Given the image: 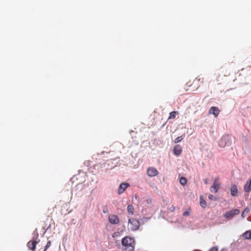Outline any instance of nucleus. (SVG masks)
Returning a JSON list of instances; mask_svg holds the SVG:
<instances>
[{"mask_svg":"<svg viewBox=\"0 0 251 251\" xmlns=\"http://www.w3.org/2000/svg\"><path fill=\"white\" fill-rule=\"evenodd\" d=\"M190 209H188L187 210H186L183 213V216L185 217V216H187L188 215H190Z\"/></svg>","mask_w":251,"mask_h":251,"instance_id":"nucleus-20","label":"nucleus"},{"mask_svg":"<svg viewBox=\"0 0 251 251\" xmlns=\"http://www.w3.org/2000/svg\"><path fill=\"white\" fill-rule=\"evenodd\" d=\"M134 207L132 205H128L127 206V211L129 214L132 215L134 214Z\"/></svg>","mask_w":251,"mask_h":251,"instance_id":"nucleus-15","label":"nucleus"},{"mask_svg":"<svg viewBox=\"0 0 251 251\" xmlns=\"http://www.w3.org/2000/svg\"><path fill=\"white\" fill-rule=\"evenodd\" d=\"M102 212L104 213H106L107 212H108V208L107 206H104L102 207Z\"/></svg>","mask_w":251,"mask_h":251,"instance_id":"nucleus-24","label":"nucleus"},{"mask_svg":"<svg viewBox=\"0 0 251 251\" xmlns=\"http://www.w3.org/2000/svg\"><path fill=\"white\" fill-rule=\"evenodd\" d=\"M192 107L190 106L185 111V115L186 116H188L190 113V110L191 109Z\"/></svg>","mask_w":251,"mask_h":251,"instance_id":"nucleus-21","label":"nucleus"},{"mask_svg":"<svg viewBox=\"0 0 251 251\" xmlns=\"http://www.w3.org/2000/svg\"><path fill=\"white\" fill-rule=\"evenodd\" d=\"M221 251H226L225 250H224V249H222V250H221Z\"/></svg>","mask_w":251,"mask_h":251,"instance_id":"nucleus-29","label":"nucleus"},{"mask_svg":"<svg viewBox=\"0 0 251 251\" xmlns=\"http://www.w3.org/2000/svg\"><path fill=\"white\" fill-rule=\"evenodd\" d=\"M177 113V112H176V111H174L173 112H171L170 113V115H169L168 119L169 120V119H175L176 117V115Z\"/></svg>","mask_w":251,"mask_h":251,"instance_id":"nucleus-16","label":"nucleus"},{"mask_svg":"<svg viewBox=\"0 0 251 251\" xmlns=\"http://www.w3.org/2000/svg\"><path fill=\"white\" fill-rule=\"evenodd\" d=\"M232 143L231 137L229 135H224L219 142V145L222 148H224L226 146H230Z\"/></svg>","mask_w":251,"mask_h":251,"instance_id":"nucleus-2","label":"nucleus"},{"mask_svg":"<svg viewBox=\"0 0 251 251\" xmlns=\"http://www.w3.org/2000/svg\"><path fill=\"white\" fill-rule=\"evenodd\" d=\"M37 243L38 242L36 241H30L27 243V247L32 251H35Z\"/></svg>","mask_w":251,"mask_h":251,"instance_id":"nucleus-10","label":"nucleus"},{"mask_svg":"<svg viewBox=\"0 0 251 251\" xmlns=\"http://www.w3.org/2000/svg\"><path fill=\"white\" fill-rule=\"evenodd\" d=\"M175 206L174 205H172L171 207H170L169 208V210L170 211V212H174L175 210Z\"/></svg>","mask_w":251,"mask_h":251,"instance_id":"nucleus-26","label":"nucleus"},{"mask_svg":"<svg viewBox=\"0 0 251 251\" xmlns=\"http://www.w3.org/2000/svg\"><path fill=\"white\" fill-rule=\"evenodd\" d=\"M129 186V184L128 183H122L120 184L118 193L119 194H121L123 193L128 187Z\"/></svg>","mask_w":251,"mask_h":251,"instance_id":"nucleus-9","label":"nucleus"},{"mask_svg":"<svg viewBox=\"0 0 251 251\" xmlns=\"http://www.w3.org/2000/svg\"><path fill=\"white\" fill-rule=\"evenodd\" d=\"M246 211H247V212H248V210H247V208H246V209L244 210V211L242 212V217L243 218H244V217H245V216H244V213H245V212H246Z\"/></svg>","mask_w":251,"mask_h":251,"instance_id":"nucleus-27","label":"nucleus"},{"mask_svg":"<svg viewBox=\"0 0 251 251\" xmlns=\"http://www.w3.org/2000/svg\"><path fill=\"white\" fill-rule=\"evenodd\" d=\"M50 245H51V242L50 241H49L47 242V243L45 247V249H44V251H46L47 250L50 246Z\"/></svg>","mask_w":251,"mask_h":251,"instance_id":"nucleus-22","label":"nucleus"},{"mask_svg":"<svg viewBox=\"0 0 251 251\" xmlns=\"http://www.w3.org/2000/svg\"><path fill=\"white\" fill-rule=\"evenodd\" d=\"M208 198L210 200H216V198L211 194L208 195Z\"/></svg>","mask_w":251,"mask_h":251,"instance_id":"nucleus-23","label":"nucleus"},{"mask_svg":"<svg viewBox=\"0 0 251 251\" xmlns=\"http://www.w3.org/2000/svg\"><path fill=\"white\" fill-rule=\"evenodd\" d=\"M220 112V109L216 106H212L208 111L209 114H213L215 117H218Z\"/></svg>","mask_w":251,"mask_h":251,"instance_id":"nucleus-8","label":"nucleus"},{"mask_svg":"<svg viewBox=\"0 0 251 251\" xmlns=\"http://www.w3.org/2000/svg\"><path fill=\"white\" fill-rule=\"evenodd\" d=\"M147 173L148 176L153 177L158 175V171L154 167H150L148 169Z\"/></svg>","mask_w":251,"mask_h":251,"instance_id":"nucleus-7","label":"nucleus"},{"mask_svg":"<svg viewBox=\"0 0 251 251\" xmlns=\"http://www.w3.org/2000/svg\"><path fill=\"white\" fill-rule=\"evenodd\" d=\"M243 236L246 239H251V230L246 231L243 234Z\"/></svg>","mask_w":251,"mask_h":251,"instance_id":"nucleus-14","label":"nucleus"},{"mask_svg":"<svg viewBox=\"0 0 251 251\" xmlns=\"http://www.w3.org/2000/svg\"><path fill=\"white\" fill-rule=\"evenodd\" d=\"M128 223L129 224L130 228L131 230H136L140 226V222L135 219H129Z\"/></svg>","mask_w":251,"mask_h":251,"instance_id":"nucleus-4","label":"nucleus"},{"mask_svg":"<svg viewBox=\"0 0 251 251\" xmlns=\"http://www.w3.org/2000/svg\"><path fill=\"white\" fill-rule=\"evenodd\" d=\"M230 193L232 196H236L238 194L237 187L236 185H232L230 188Z\"/></svg>","mask_w":251,"mask_h":251,"instance_id":"nucleus-11","label":"nucleus"},{"mask_svg":"<svg viewBox=\"0 0 251 251\" xmlns=\"http://www.w3.org/2000/svg\"><path fill=\"white\" fill-rule=\"evenodd\" d=\"M200 204L203 208H205L207 205L206 201L201 197L200 198Z\"/></svg>","mask_w":251,"mask_h":251,"instance_id":"nucleus-17","label":"nucleus"},{"mask_svg":"<svg viewBox=\"0 0 251 251\" xmlns=\"http://www.w3.org/2000/svg\"><path fill=\"white\" fill-rule=\"evenodd\" d=\"M174 153L176 155H179L180 154L181 152V151H182V149H181V147L177 145H176L175 146V147L174 148Z\"/></svg>","mask_w":251,"mask_h":251,"instance_id":"nucleus-13","label":"nucleus"},{"mask_svg":"<svg viewBox=\"0 0 251 251\" xmlns=\"http://www.w3.org/2000/svg\"><path fill=\"white\" fill-rule=\"evenodd\" d=\"M187 179L184 177H181L179 179L180 183L182 185H185L187 183Z\"/></svg>","mask_w":251,"mask_h":251,"instance_id":"nucleus-18","label":"nucleus"},{"mask_svg":"<svg viewBox=\"0 0 251 251\" xmlns=\"http://www.w3.org/2000/svg\"><path fill=\"white\" fill-rule=\"evenodd\" d=\"M220 187V183L219 182V178H215L214 179L212 186L210 187V191L212 192L217 193Z\"/></svg>","mask_w":251,"mask_h":251,"instance_id":"nucleus-5","label":"nucleus"},{"mask_svg":"<svg viewBox=\"0 0 251 251\" xmlns=\"http://www.w3.org/2000/svg\"><path fill=\"white\" fill-rule=\"evenodd\" d=\"M208 251H218V249L217 247H213L211 248Z\"/></svg>","mask_w":251,"mask_h":251,"instance_id":"nucleus-25","label":"nucleus"},{"mask_svg":"<svg viewBox=\"0 0 251 251\" xmlns=\"http://www.w3.org/2000/svg\"><path fill=\"white\" fill-rule=\"evenodd\" d=\"M204 181L205 184H208V179H205Z\"/></svg>","mask_w":251,"mask_h":251,"instance_id":"nucleus-28","label":"nucleus"},{"mask_svg":"<svg viewBox=\"0 0 251 251\" xmlns=\"http://www.w3.org/2000/svg\"><path fill=\"white\" fill-rule=\"evenodd\" d=\"M185 135H184L183 136H179L178 137H177L175 140V142L176 143H177L179 142H180L183 139V138L184 137Z\"/></svg>","mask_w":251,"mask_h":251,"instance_id":"nucleus-19","label":"nucleus"},{"mask_svg":"<svg viewBox=\"0 0 251 251\" xmlns=\"http://www.w3.org/2000/svg\"><path fill=\"white\" fill-rule=\"evenodd\" d=\"M251 190V179L248 180L244 186V191L249 193Z\"/></svg>","mask_w":251,"mask_h":251,"instance_id":"nucleus-12","label":"nucleus"},{"mask_svg":"<svg viewBox=\"0 0 251 251\" xmlns=\"http://www.w3.org/2000/svg\"><path fill=\"white\" fill-rule=\"evenodd\" d=\"M108 221L110 224L116 225L119 223V218L116 215L110 214L108 216Z\"/></svg>","mask_w":251,"mask_h":251,"instance_id":"nucleus-6","label":"nucleus"},{"mask_svg":"<svg viewBox=\"0 0 251 251\" xmlns=\"http://www.w3.org/2000/svg\"><path fill=\"white\" fill-rule=\"evenodd\" d=\"M196 112H197V111H195L194 112V113H196Z\"/></svg>","mask_w":251,"mask_h":251,"instance_id":"nucleus-30","label":"nucleus"},{"mask_svg":"<svg viewBox=\"0 0 251 251\" xmlns=\"http://www.w3.org/2000/svg\"><path fill=\"white\" fill-rule=\"evenodd\" d=\"M240 214V210L238 209H233L226 211L224 214V217L227 220H232L233 217Z\"/></svg>","mask_w":251,"mask_h":251,"instance_id":"nucleus-3","label":"nucleus"},{"mask_svg":"<svg viewBox=\"0 0 251 251\" xmlns=\"http://www.w3.org/2000/svg\"><path fill=\"white\" fill-rule=\"evenodd\" d=\"M122 244L127 251H134L135 242L133 238L129 236L125 237L122 240Z\"/></svg>","mask_w":251,"mask_h":251,"instance_id":"nucleus-1","label":"nucleus"}]
</instances>
